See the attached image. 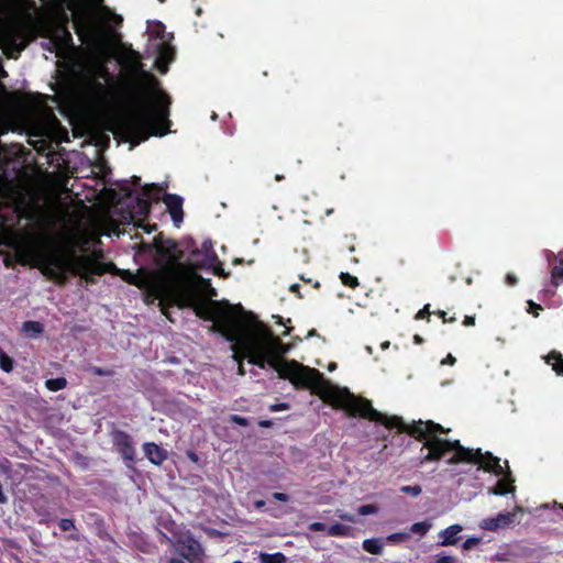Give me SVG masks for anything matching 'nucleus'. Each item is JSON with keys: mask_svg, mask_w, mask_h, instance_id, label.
Returning <instances> with one entry per match:
<instances>
[{"mask_svg": "<svg viewBox=\"0 0 563 563\" xmlns=\"http://www.w3.org/2000/svg\"><path fill=\"white\" fill-rule=\"evenodd\" d=\"M238 310H232V317L236 321L234 339L229 338L228 333L224 332L220 319L209 320L213 322L212 329L232 343V357L239 363V375H245L242 361L247 357L250 363L261 368L269 365L278 373L280 378L289 379L295 386L310 388L351 415L357 413L369 420L382 422L389 428L398 426L397 418H388L375 410L371 401L357 398L347 389H339L332 386L319 371L303 366L296 361H285L283 356L288 353L289 347L274 336L264 323L257 321L253 313L244 312L241 306L238 307Z\"/></svg>", "mask_w": 563, "mask_h": 563, "instance_id": "nucleus-1", "label": "nucleus"}, {"mask_svg": "<svg viewBox=\"0 0 563 563\" xmlns=\"http://www.w3.org/2000/svg\"><path fill=\"white\" fill-rule=\"evenodd\" d=\"M156 269H139L136 274L124 272L122 278L129 284L146 290V301L158 300L161 303L178 305L192 308L202 319H220L224 332L234 339L236 330L233 308L228 302L205 300L197 296L195 283L196 271L214 268L216 255L211 249H192L185 256L180 249H152Z\"/></svg>", "mask_w": 563, "mask_h": 563, "instance_id": "nucleus-2", "label": "nucleus"}, {"mask_svg": "<svg viewBox=\"0 0 563 563\" xmlns=\"http://www.w3.org/2000/svg\"><path fill=\"white\" fill-rule=\"evenodd\" d=\"M407 432L419 440H426L423 446L428 449V453L422 459V463L438 461L446 452L454 451V455L448 460V464L453 465L461 462L477 463L486 472H493L495 475L505 476V478L498 481L496 487L488 490L489 494L505 495L515 490V486L512 485L514 479L509 478L510 471L508 461H505V465L507 467V472H505L504 467L500 465V460L494 456L490 452L483 453L481 449H467L461 445L457 440L450 441L438 437V432H449V430L444 429L441 424L433 421H418L410 426L407 429Z\"/></svg>", "mask_w": 563, "mask_h": 563, "instance_id": "nucleus-3", "label": "nucleus"}, {"mask_svg": "<svg viewBox=\"0 0 563 563\" xmlns=\"http://www.w3.org/2000/svg\"><path fill=\"white\" fill-rule=\"evenodd\" d=\"M15 260L21 264H31L52 279L59 283L68 274L79 275L90 279L93 275H101L112 264L101 262L97 252L76 254L75 249H13Z\"/></svg>", "mask_w": 563, "mask_h": 563, "instance_id": "nucleus-4", "label": "nucleus"}, {"mask_svg": "<svg viewBox=\"0 0 563 563\" xmlns=\"http://www.w3.org/2000/svg\"><path fill=\"white\" fill-rule=\"evenodd\" d=\"M150 88L143 89L150 102L142 106L140 111L122 117L118 129L123 141L135 147L147 141L151 136H164L169 132V107L172 100L162 89H154L158 85L157 78L148 71H142Z\"/></svg>", "mask_w": 563, "mask_h": 563, "instance_id": "nucleus-5", "label": "nucleus"}, {"mask_svg": "<svg viewBox=\"0 0 563 563\" xmlns=\"http://www.w3.org/2000/svg\"><path fill=\"white\" fill-rule=\"evenodd\" d=\"M10 219L0 214V246H89L82 244L66 243H33L27 240L34 234L38 224V211L33 203H18ZM100 236L90 246H101Z\"/></svg>", "mask_w": 563, "mask_h": 563, "instance_id": "nucleus-6", "label": "nucleus"}, {"mask_svg": "<svg viewBox=\"0 0 563 563\" xmlns=\"http://www.w3.org/2000/svg\"><path fill=\"white\" fill-rule=\"evenodd\" d=\"M119 189L130 202L123 214V219L130 221H134L136 218H146L151 212L152 202H158L163 195L162 188L155 184L145 185L142 191L135 197L126 180H123L122 185H119Z\"/></svg>", "mask_w": 563, "mask_h": 563, "instance_id": "nucleus-7", "label": "nucleus"}, {"mask_svg": "<svg viewBox=\"0 0 563 563\" xmlns=\"http://www.w3.org/2000/svg\"><path fill=\"white\" fill-rule=\"evenodd\" d=\"M56 7L60 15V25L67 26L69 22V15L66 13V9L73 12V27L75 33L85 42L90 34V29L86 15L77 12V1L56 0Z\"/></svg>", "mask_w": 563, "mask_h": 563, "instance_id": "nucleus-8", "label": "nucleus"}, {"mask_svg": "<svg viewBox=\"0 0 563 563\" xmlns=\"http://www.w3.org/2000/svg\"><path fill=\"white\" fill-rule=\"evenodd\" d=\"M175 541L169 538L165 539L170 542L176 551L190 563H200L203 558V549L201 544L194 539L189 531H179L175 536Z\"/></svg>", "mask_w": 563, "mask_h": 563, "instance_id": "nucleus-9", "label": "nucleus"}, {"mask_svg": "<svg viewBox=\"0 0 563 563\" xmlns=\"http://www.w3.org/2000/svg\"><path fill=\"white\" fill-rule=\"evenodd\" d=\"M517 512H522V508L518 506L512 512H501L494 518H485L481 521L479 527L488 531L509 527L514 523Z\"/></svg>", "mask_w": 563, "mask_h": 563, "instance_id": "nucleus-10", "label": "nucleus"}, {"mask_svg": "<svg viewBox=\"0 0 563 563\" xmlns=\"http://www.w3.org/2000/svg\"><path fill=\"white\" fill-rule=\"evenodd\" d=\"M113 444L126 462L135 461V448L131 437L123 431H115L112 434Z\"/></svg>", "mask_w": 563, "mask_h": 563, "instance_id": "nucleus-11", "label": "nucleus"}, {"mask_svg": "<svg viewBox=\"0 0 563 563\" xmlns=\"http://www.w3.org/2000/svg\"><path fill=\"white\" fill-rule=\"evenodd\" d=\"M164 203L166 205L167 211L176 227H179V224L183 222L184 219V211H183V203L184 199L175 194H164V197L162 198Z\"/></svg>", "mask_w": 563, "mask_h": 563, "instance_id": "nucleus-12", "label": "nucleus"}, {"mask_svg": "<svg viewBox=\"0 0 563 563\" xmlns=\"http://www.w3.org/2000/svg\"><path fill=\"white\" fill-rule=\"evenodd\" d=\"M143 451L145 456L155 465H161L167 459V451L153 442L144 443Z\"/></svg>", "mask_w": 563, "mask_h": 563, "instance_id": "nucleus-13", "label": "nucleus"}, {"mask_svg": "<svg viewBox=\"0 0 563 563\" xmlns=\"http://www.w3.org/2000/svg\"><path fill=\"white\" fill-rule=\"evenodd\" d=\"M547 258L552 265L551 277L553 284L558 285L560 282H563V255L559 253V255H554L553 253H549Z\"/></svg>", "mask_w": 563, "mask_h": 563, "instance_id": "nucleus-14", "label": "nucleus"}, {"mask_svg": "<svg viewBox=\"0 0 563 563\" xmlns=\"http://www.w3.org/2000/svg\"><path fill=\"white\" fill-rule=\"evenodd\" d=\"M463 530L461 525H452L439 533L442 547L454 545L459 538L457 534Z\"/></svg>", "mask_w": 563, "mask_h": 563, "instance_id": "nucleus-15", "label": "nucleus"}, {"mask_svg": "<svg viewBox=\"0 0 563 563\" xmlns=\"http://www.w3.org/2000/svg\"><path fill=\"white\" fill-rule=\"evenodd\" d=\"M55 43L60 48H69L74 45L73 36L65 25H59L56 30Z\"/></svg>", "mask_w": 563, "mask_h": 563, "instance_id": "nucleus-16", "label": "nucleus"}, {"mask_svg": "<svg viewBox=\"0 0 563 563\" xmlns=\"http://www.w3.org/2000/svg\"><path fill=\"white\" fill-rule=\"evenodd\" d=\"M384 543L382 539H366L363 541V549L371 554H380Z\"/></svg>", "mask_w": 563, "mask_h": 563, "instance_id": "nucleus-17", "label": "nucleus"}, {"mask_svg": "<svg viewBox=\"0 0 563 563\" xmlns=\"http://www.w3.org/2000/svg\"><path fill=\"white\" fill-rule=\"evenodd\" d=\"M551 360H554L555 362L552 364V369L558 375H563V356L561 353L558 352H551L547 357V363H550Z\"/></svg>", "mask_w": 563, "mask_h": 563, "instance_id": "nucleus-18", "label": "nucleus"}, {"mask_svg": "<svg viewBox=\"0 0 563 563\" xmlns=\"http://www.w3.org/2000/svg\"><path fill=\"white\" fill-rule=\"evenodd\" d=\"M351 527L341 523L332 525L328 528V534L332 537H345L349 536Z\"/></svg>", "mask_w": 563, "mask_h": 563, "instance_id": "nucleus-19", "label": "nucleus"}, {"mask_svg": "<svg viewBox=\"0 0 563 563\" xmlns=\"http://www.w3.org/2000/svg\"><path fill=\"white\" fill-rule=\"evenodd\" d=\"M22 330L31 336H36L43 331V327L36 321H26L23 323Z\"/></svg>", "mask_w": 563, "mask_h": 563, "instance_id": "nucleus-20", "label": "nucleus"}, {"mask_svg": "<svg viewBox=\"0 0 563 563\" xmlns=\"http://www.w3.org/2000/svg\"><path fill=\"white\" fill-rule=\"evenodd\" d=\"M45 386L51 391L64 389L67 386V380L64 377L52 378L45 382Z\"/></svg>", "mask_w": 563, "mask_h": 563, "instance_id": "nucleus-21", "label": "nucleus"}, {"mask_svg": "<svg viewBox=\"0 0 563 563\" xmlns=\"http://www.w3.org/2000/svg\"><path fill=\"white\" fill-rule=\"evenodd\" d=\"M261 563H285L286 556L283 553H262L260 555Z\"/></svg>", "mask_w": 563, "mask_h": 563, "instance_id": "nucleus-22", "label": "nucleus"}, {"mask_svg": "<svg viewBox=\"0 0 563 563\" xmlns=\"http://www.w3.org/2000/svg\"><path fill=\"white\" fill-rule=\"evenodd\" d=\"M0 368L5 373L13 369V360L0 349Z\"/></svg>", "mask_w": 563, "mask_h": 563, "instance_id": "nucleus-23", "label": "nucleus"}, {"mask_svg": "<svg viewBox=\"0 0 563 563\" xmlns=\"http://www.w3.org/2000/svg\"><path fill=\"white\" fill-rule=\"evenodd\" d=\"M431 529V523L427 521L416 522L411 526L410 530L413 533L426 534Z\"/></svg>", "mask_w": 563, "mask_h": 563, "instance_id": "nucleus-24", "label": "nucleus"}, {"mask_svg": "<svg viewBox=\"0 0 563 563\" xmlns=\"http://www.w3.org/2000/svg\"><path fill=\"white\" fill-rule=\"evenodd\" d=\"M198 243H199V241L196 238L189 236L188 240L186 241V246H197ZM200 246H203V247L213 246V242L210 238H206L200 241Z\"/></svg>", "mask_w": 563, "mask_h": 563, "instance_id": "nucleus-25", "label": "nucleus"}, {"mask_svg": "<svg viewBox=\"0 0 563 563\" xmlns=\"http://www.w3.org/2000/svg\"><path fill=\"white\" fill-rule=\"evenodd\" d=\"M340 279H341L342 284L350 286L352 288H354L358 285L357 278L354 276H351L349 273H341Z\"/></svg>", "mask_w": 563, "mask_h": 563, "instance_id": "nucleus-26", "label": "nucleus"}, {"mask_svg": "<svg viewBox=\"0 0 563 563\" xmlns=\"http://www.w3.org/2000/svg\"><path fill=\"white\" fill-rule=\"evenodd\" d=\"M357 511L362 516L374 515L378 511V507L372 504L363 505L358 507Z\"/></svg>", "mask_w": 563, "mask_h": 563, "instance_id": "nucleus-27", "label": "nucleus"}, {"mask_svg": "<svg viewBox=\"0 0 563 563\" xmlns=\"http://www.w3.org/2000/svg\"><path fill=\"white\" fill-rule=\"evenodd\" d=\"M400 492L401 493H405V494H409V495H412V496H418L421 494L422 489L419 485H415V486H402L400 488Z\"/></svg>", "mask_w": 563, "mask_h": 563, "instance_id": "nucleus-28", "label": "nucleus"}, {"mask_svg": "<svg viewBox=\"0 0 563 563\" xmlns=\"http://www.w3.org/2000/svg\"><path fill=\"white\" fill-rule=\"evenodd\" d=\"M479 542H481L479 538H475V537L468 538L464 541L463 549L465 551H468V550L473 549L474 547H476Z\"/></svg>", "mask_w": 563, "mask_h": 563, "instance_id": "nucleus-29", "label": "nucleus"}, {"mask_svg": "<svg viewBox=\"0 0 563 563\" xmlns=\"http://www.w3.org/2000/svg\"><path fill=\"white\" fill-rule=\"evenodd\" d=\"M527 303H528V310L527 311L529 313H533L536 317H538L539 316V311L542 310V307L540 305L536 303L532 300H528Z\"/></svg>", "mask_w": 563, "mask_h": 563, "instance_id": "nucleus-30", "label": "nucleus"}, {"mask_svg": "<svg viewBox=\"0 0 563 563\" xmlns=\"http://www.w3.org/2000/svg\"><path fill=\"white\" fill-rule=\"evenodd\" d=\"M59 527L63 531H69L70 529L75 528V525L70 519H62L59 521Z\"/></svg>", "mask_w": 563, "mask_h": 563, "instance_id": "nucleus-31", "label": "nucleus"}, {"mask_svg": "<svg viewBox=\"0 0 563 563\" xmlns=\"http://www.w3.org/2000/svg\"><path fill=\"white\" fill-rule=\"evenodd\" d=\"M231 420H232L233 422H235L236 424H240V426H243V427H245V426H247V424H249V421H247V419H246V418L241 417V416H238V415H233V416H231Z\"/></svg>", "mask_w": 563, "mask_h": 563, "instance_id": "nucleus-32", "label": "nucleus"}, {"mask_svg": "<svg viewBox=\"0 0 563 563\" xmlns=\"http://www.w3.org/2000/svg\"><path fill=\"white\" fill-rule=\"evenodd\" d=\"M456 560L451 555H438L437 563H455Z\"/></svg>", "mask_w": 563, "mask_h": 563, "instance_id": "nucleus-33", "label": "nucleus"}, {"mask_svg": "<svg viewBox=\"0 0 563 563\" xmlns=\"http://www.w3.org/2000/svg\"><path fill=\"white\" fill-rule=\"evenodd\" d=\"M132 246L144 247V246H164V245L161 242H158L157 240H154L152 243H146L144 241L135 242Z\"/></svg>", "mask_w": 563, "mask_h": 563, "instance_id": "nucleus-34", "label": "nucleus"}, {"mask_svg": "<svg viewBox=\"0 0 563 563\" xmlns=\"http://www.w3.org/2000/svg\"><path fill=\"white\" fill-rule=\"evenodd\" d=\"M309 529L312 530V531H328V528L324 523L322 522H312L310 526H309Z\"/></svg>", "mask_w": 563, "mask_h": 563, "instance_id": "nucleus-35", "label": "nucleus"}, {"mask_svg": "<svg viewBox=\"0 0 563 563\" xmlns=\"http://www.w3.org/2000/svg\"><path fill=\"white\" fill-rule=\"evenodd\" d=\"M122 233H123V231H121L119 225L117 224V225L112 227L111 229H109L104 234L108 236L115 235L119 238Z\"/></svg>", "mask_w": 563, "mask_h": 563, "instance_id": "nucleus-36", "label": "nucleus"}, {"mask_svg": "<svg viewBox=\"0 0 563 563\" xmlns=\"http://www.w3.org/2000/svg\"><path fill=\"white\" fill-rule=\"evenodd\" d=\"M0 256H2V262L7 267L12 265L13 257L10 254H7L2 251H0Z\"/></svg>", "mask_w": 563, "mask_h": 563, "instance_id": "nucleus-37", "label": "nucleus"}, {"mask_svg": "<svg viewBox=\"0 0 563 563\" xmlns=\"http://www.w3.org/2000/svg\"><path fill=\"white\" fill-rule=\"evenodd\" d=\"M338 517H339L340 519H342V520H347V521H351V522H355V521H356V520H355V518H354V516L349 515V514H346V512H341V511H339V512H338Z\"/></svg>", "mask_w": 563, "mask_h": 563, "instance_id": "nucleus-38", "label": "nucleus"}, {"mask_svg": "<svg viewBox=\"0 0 563 563\" xmlns=\"http://www.w3.org/2000/svg\"><path fill=\"white\" fill-rule=\"evenodd\" d=\"M405 537H406V534H404V533H393V534L388 536L387 539L391 542H398V541H401Z\"/></svg>", "mask_w": 563, "mask_h": 563, "instance_id": "nucleus-39", "label": "nucleus"}, {"mask_svg": "<svg viewBox=\"0 0 563 563\" xmlns=\"http://www.w3.org/2000/svg\"><path fill=\"white\" fill-rule=\"evenodd\" d=\"M456 362L455 357L452 354H449L445 358L441 361L442 365H454Z\"/></svg>", "mask_w": 563, "mask_h": 563, "instance_id": "nucleus-40", "label": "nucleus"}, {"mask_svg": "<svg viewBox=\"0 0 563 563\" xmlns=\"http://www.w3.org/2000/svg\"><path fill=\"white\" fill-rule=\"evenodd\" d=\"M429 305L424 306L423 309H421L420 311H418L417 316H416V319H423L427 314H429Z\"/></svg>", "mask_w": 563, "mask_h": 563, "instance_id": "nucleus-41", "label": "nucleus"}, {"mask_svg": "<svg viewBox=\"0 0 563 563\" xmlns=\"http://www.w3.org/2000/svg\"><path fill=\"white\" fill-rule=\"evenodd\" d=\"M518 282L517 277L514 274H507L506 276V283L510 286L516 285Z\"/></svg>", "mask_w": 563, "mask_h": 563, "instance_id": "nucleus-42", "label": "nucleus"}, {"mask_svg": "<svg viewBox=\"0 0 563 563\" xmlns=\"http://www.w3.org/2000/svg\"><path fill=\"white\" fill-rule=\"evenodd\" d=\"M92 373H93L95 375H99V376H107V375H109V374H110L108 371H106V369H103V368H101V367H93V368H92Z\"/></svg>", "mask_w": 563, "mask_h": 563, "instance_id": "nucleus-43", "label": "nucleus"}, {"mask_svg": "<svg viewBox=\"0 0 563 563\" xmlns=\"http://www.w3.org/2000/svg\"><path fill=\"white\" fill-rule=\"evenodd\" d=\"M274 498L277 499V500H280V501H287L288 500V496L284 493H274Z\"/></svg>", "mask_w": 563, "mask_h": 563, "instance_id": "nucleus-44", "label": "nucleus"}, {"mask_svg": "<svg viewBox=\"0 0 563 563\" xmlns=\"http://www.w3.org/2000/svg\"><path fill=\"white\" fill-rule=\"evenodd\" d=\"M288 408V405L287 404H279V405H274L271 407V410L272 411H278V410H285Z\"/></svg>", "mask_w": 563, "mask_h": 563, "instance_id": "nucleus-45", "label": "nucleus"}, {"mask_svg": "<svg viewBox=\"0 0 563 563\" xmlns=\"http://www.w3.org/2000/svg\"><path fill=\"white\" fill-rule=\"evenodd\" d=\"M463 323L465 325H474L475 323V318L474 317H470V316H466Z\"/></svg>", "mask_w": 563, "mask_h": 563, "instance_id": "nucleus-46", "label": "nucleus"}, {"mask_svg": "<svg viewBox=\"0 0 563 563\" xmlns=\"http://www.w3.org/2000/svg\"><path fill=\"white\" fill-rule=\"evenodd\" d=\"M298 289H299V285L298 284H294V285L290 286V291H292V292L298 294Z\"/></svg>", "mask_w": 563, "mask_h": 563, "instance_id": "nucleus-47", "label": "nucleus"}, {"mask_svg": "<svg viewBox=\"0 0 563 563\" xmlns=\"http://www.w3.org/2000/svg\"><path fill=\"white\" fill-rule=\"evenodd\" d=\"M140 181H141V178H140V177H137V176H133V177H132V183H133V185L137 186V185H140Z\"/></svg>", "mask_w": 563, "mask_h": 563, "instance_id": "nucleus-48", "label": "nucleus"}, {"mask_svg": "<svg viewBox=\"0 0 563 563\" xmlns=\"http://www.w3.org/2000/svg\"><path fill=\"white\" fill-rule=\"evenodd\" d=\"M389 345H390L389 341H385V342H383V343L380 344V347H382V350H386V349H388V347H389Z\"/></svg>", "mask_w": 563, "mask_h": 563, "instance_id": "nucleus-49", "label": "nucleus"}, {"mask_svg": "<svg viewBox=\"0 0 563 563\" xmlns=\"http://www.w3.org/2000/svg\"><path fill=\"white\" fill-rule=\"evenodd\" d=\"M168 563H185L184 561L179 560V559H170L168 561Z\"/></svg>", "mask_w": 563, "mask_h": 563, "instance_id": "nucleus-50", "label": "nucleus"}, {"mask_svg": "<svg viewBox=\"0 0 563 563\" xmlns=\"http://www.w3.org/2000/svg\"><path fill=\"white\" fill-rule=\"evenodd\" d=\"M413 340H415L416 343H421L422 342V339L418 334H416L413 336Z\"/></svg>", "mask_w": 563, "mask_h": 563, "instance_id": "nucleus-51", "label": "nucleus"}, {"mask_svg": "<svg viewBox=\"0 0 563 563\" xmlns=\"http://www.w3.org/2000/svg\"><path fill=\"white\" fill-rule=\"evenodd\" d=\"M264 504H265V503H264L263 500H258V501H256V503H255V506H256L257 508H261V507H263V506H264Z\"/></svg>", "mask_w": 563, "mask_h": 563, "instance_id": "nucleus-52", "label": "nucleus"}, {"mask_svg": "<svg viewBox=\"0 0 563 563\" xmlns=\"http://www.w3.org/2000/svg\"><path fill=\"white\" fill-rule=\"evenodd\" d=\"M284 178H285V177H284V175H279V174H277V175L275 176V180H277V181L283 180Z\"/></svg>", "mask_w": 563, "mask_h": 563, "instance_id": "nucleus-53", "label": "nucleus"}, {"mask_svg": "<svg viewBox=\"0 0 563 563\" xmlns=\"http://www.w3.org/2000/svg\"><path fill=\"white\" fill-rule=\"evenodd\" d=\"M316 334H317V332H316V330H314V329H312V330H310V331L308 332V336H313V335H316Z\"/></svg>", "mask_w": 563, "mask_h": 563, "instance_id": "nucleus-54", "label": "nucleus"}, {"mask_svg": "<svg viewBox=\"0 0 563 563\" xmlns=\"http://www.w3.org/2000/svg\"><path fill=\"white\" fill-rule=\"evenodd\" d=\"M260 426H262V427H268V426H269V422H268V421H261V422H260Z\"/></svg>", "mask_w": 563, "mask_h": 563, "instance_id": "nucleus-55", "label": "nucleus"}, {"mask_svg": "<svg viewBox=\"0 0 563 563\" xmlns=\"http://www.w3.org/2000/svg\"><path fill=\"white\" fill-rule=\"evenodd\" d=\"M365 349H366V351H367V353H368V354H372V353H373V349H372V346H371V345H367Z\"/></svg>", "mask_w": 563, "mask_h": 563, "instance_id": "nucleus-56", "label": "nucleus"}, {"mask_svg": "<svg viewBox=\"0 0 563 563\" xmlns=\"http://www.w3.org/2000/svg\"><path fill=\"white\" fill-rule=\"evenodd\" d=\"M336 367L335 363H331L329 365V371H333Z\"/></svg>", "mask_w": 563, "mask_h": 563, "instance_id": "nucleus-57", "label": "nucleus"}, {"mask_svg": "<svg viewBox=\"0 0 563 563\" xmlns=\"http://www.w3.org/2000/svg\"><path fill=\"white\" fill-rule=\"evenodd\" d=\"M258 242H260V239H258V238H254V239L252 240V243H253L254 245H256Z\"/></svg>", "mask_w": 563, "mask_h": 563, "instance_id": "nucleus-58", "label": "nucleus"}, {"mask_svg": "<svg viewBox=\"0 0 563 563\" xmlns=\"http://www.w3.org/2000/svg\"><path fill=\"white\" fill-rule=\"evenodd\" d=\"M332 212H333V209H328V210L325 211V214H327V216H329V214H331Z\"/></svg>", "mask_w": 563, "mask_h": 563, "instance_id": "nucleus-59", "label": "nucleus"}, {"mask_svg": "<svg viewBox=\"0 0 563 563\" xmlns=\"http://www.w3.org/2000/svg\"><path fill=\"white\" fill-rule=\"evenodd\" d=\"M240 262H242V260H241V258H235V260L233 261V263H234V264L240 263Z\"/></svg>", "mask_w": 563, "mask_h": 563, "instance_id": "nucleus-60", "label": "nucleus"}, {"mask_svg": "<svg viewBox=\"0 0 563 563\" xmlns=\"http://www.w3.org/2000/svg\"><path fill=\"white\" fill-rule=\"evenodd\" d=\"M168 246H173V247H176V246H178V245H177V243H175V242H172V243H170V244H169Z\"/></svg>", "mask_w": 563, "mask_h": 563, "instance_id": "nucleus-61", "label": "nucleus"}, {"mask_svg": "<svg viewBox=\"0 0 563 563\" xmlns=\"http://www.w3.org/2000/svg\"><path fill=\"white\" fill-rule=\"evenodd\" d=\"M440 314L444 318L445 316V312L444 311H441Z\"/></svg>", "mask_w": 563, "mask_h": 563, "instance_id": "nucleus-62", "label": "nucleus"}, {"mask_svg": "<svg viewBox=\"0 0 563 563\" xmlns=\"http://www.w3.org/2000/svg\"><path fill=\"white\" fill-rule=\"evenodd\" d=\"M159 2H164L165 0H158Z\"/></svg>", "mask_w": 563, "mask_h": 563, "instance_id": "nucleus-63", "label": "nucleus"}]
</instances>
